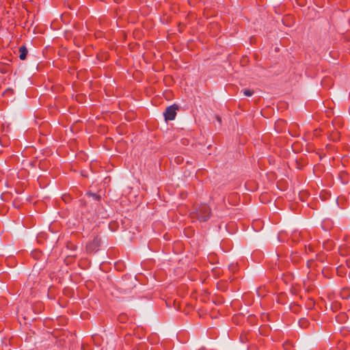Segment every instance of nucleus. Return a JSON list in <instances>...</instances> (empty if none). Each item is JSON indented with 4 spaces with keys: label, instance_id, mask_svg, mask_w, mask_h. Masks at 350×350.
<instances>
[{
    "label": "nucleus",
    "instance_id": "nucleus-1",
    "mask_svg": "<svg viewBox=\"0 0 350 350\" xmlns=\"http://www.w3.org/2000/svg\"><path fill=\"white\" fill-rule=\"evenodd\" d=\"M211 213L209 206L206 204H202L191 213L190 215L192 219H196L200 221H206L209 219Z\"/></svg>",
    "mask_w": 350,
    "mask_h": 350
},
{
    "label": "nucleus",
    "instance_id": "nucleus-2",
    "mask_svg": "<svg viewBox=\"0 0 350 350\" xmlns=\"http://www.w3.org/2000/svg\"><path fill=\"white\" fill-rule=\"evenodd\" d=\"M178 110V107L176 105H172L171 106L167 107L163 113L165 120L169 121L174 120L176 116Z\"/></svg>",
    "mask_w": 350,
    "mask_h": 350
},
{
    "label": "nucleus",
    "instance_id": "nucleus-3",
    "mask_svg": "<svg viewBox=\"0 0 350 350\" xmlns=\"http://www.w3.org/2000/svg\"><path fill=\"white\" fill-rule=\"evenodd\" d=\"M18 52L20 59L22 60L25 59L28 53L27 48L25 46H20Z\"/></svg>",
    "mask_w": 350,
    "mask_h": 350
},
{
    "label": "nucleus",
    "instance_id": "nucleus-4",
    "mask_svg": "<svg viewBox=\"0 0 350 350\" xmlns=\"http://www.w3.org/2000/svg\"><path fill=\"white\" fill-rule=\"evenodd\" d=\"M88 195L92 198V199L95 201H98L100 198V196L96 194V193H88Z\"/></svg>",
    "mask_w": 350,
    "mask_h": 350
},
{
    "label": "nucleus",
    "instance_id": "nucleus-5",
    "mask_svg": "<svg viewBox=\"0 0 350 350\" xmlns=\"http://www.w3.org/2000/svg\"><path fill=\"white\" fill-rule=\"evenodd\" d=\"M243 94L246 96H251L253 95L254 94V91L251 90H248V89H245L243 91Z\"/></svg>",
    "mask_w": 350,
    "mask_h": 350
},
{
    "label": "nucleus",
    "instance_id": "nucleus-6",
    "mask_svg": "<svg viewBox=\"0 0 350 350\" xmlns=\"http://www.w3.org/2000/svg\"><path fill=\"white\" fill-rule=\"evenodd\" d=\"M333 243L332 241H327V243H323L324 248L327 250H330L332 247Z\"/></svg>",
    "mask_w": 350,
    "mask_h": 350
},
{
    "label": "nucleus",
    "instance_id": "nucleus-7",
    "mask_svg": "<svg viewBox=\"0 0 350 350\" xmlns=\"http://www.w3.org/2000/svg\"><path fill=\"white\" fill-rule=\"evenodd\" d=\"M232 267L233 269H234V268H235V265H232ZM230 269H231V266L230 267Z\"/></svg>",
    "mask_w": 350,
    "mask_h": 350
},
{
    "label": "nucleus",
    "instance_id": "nucleus-8",
    "mask_svg": "<svg viewBox=\"0 0 350 350\" xmlns=\"http://www.w3.org/2000/svg\"><path fill=\"white\" fill-rule=\"evenodd\" d=\"M217 120H218V121H219V122L221 121V118H217Z\"/></svg>",
    "mask_w": 350,
    "mask_h": 350
},
{
    "label": "nucleus",
    "instance_id": "nucleus-9",
    "mask_svg": "<svg viewBox=\"0 0 350 350\" xmlns=\"http://www.w3.org/2000/svg\"><path fill=\"white\" fill-rule=\"evenodd\" d=\"M315 135H317V131H314Z\"/></svg>",
    "mask_w": 350,
    "mask_h": 350
}]
</instances>
